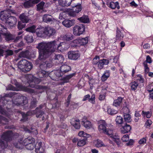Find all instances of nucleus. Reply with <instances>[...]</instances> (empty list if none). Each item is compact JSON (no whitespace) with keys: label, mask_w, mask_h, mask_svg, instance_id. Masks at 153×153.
<instances>
[{"label":"nucleus","mask_w":153,"mask_h":153,"mask_svg":"<svg viewBox=\"0 0 153 153\" xmlns=\"http://www.w3.org/2000/svg\"><path fill=\"white\" fill-rule=\"evenodd\" d=\"M39 59H44L49 57L51 54L57 51L63 52L69 48V44L65 42L59 43L57 40L48 42H42L38 44Z\"/></svg>","instance_id":"obj_1"},{"label":"nucleus","mask_w":153,"mask_h":153,"mask_svg":"<svg viewBox=\"0 0 153 153\" xmlns=\"http://www.w3.org/2000/svg\"><path fill=\"white\" fill-rule=\"evenodd\" d=\"M13 96V99L12 100L13 105H25L28 102L27 98L26 97L22 96L19 94H16L15 92L6 94L4 97L0 96V102H1L3 105H5L9 102L7 100V97L11 98Z\"/></svg>","instance_id":"obj_2"},{"label":"nucleus","mask_w":153,"mask_h":153,"mask_svg":"<svg viewBox=\"0 0 153 153\" xmlns=\"http://www.w3.org/2000/svg\"><path fill=\"white\" fill-rule=\"evenodd\" d=\"M11 83L14 84L16 88L14 87L12 85L10 84L7 87V90L18 91L19 90H22L29 93L32 94L35 93L34 90L30 88L24 86L17 82L16 79H12L11 81Z\"/></svg>","instance_id":"obj_3"},{"label":"nucleus","mask_w":153,"mask_h":153,"mask_svg":"<svg viewBox=\"0 0 153 153\" xmlns=\"http://www.w3.org/2000/svg\"><path fill=\"white\" fill-rule=\"evenodd\" d=\"M13 136V133L11 131H8L4 132L1 136L0 140V148L4 149L7 146V142L11 140Z\"/></svg>","instance_id":"obj_4"},{"label":"nucleus","mask_w":153,"mask_h":153,"mask_svg":"<svg viewBox=\"0 0 153 153\" xmlns=\"http://www.w3.org/2000/svg\"><path fill=\"white\" fill-rule=\"evenodd\" d=\"M19 113L22 116V118L21 120L24 122L27 120L28 119V116H29L36 114V117L38 118L41 117L42 115L44 114L43 112L39 110L38 108H36L34 110L30 111H28L26 114L21 111H19Z\"/></svg>","instance_id":"obj_5"},{"label":"nucleus","mask_w":153,"mask_h":153,"mask_svg":"<svg viewBox=\"0 0 153 153\" xmlns=\"http://www.w3.org/2000/svg\"><path fill=\"white\" fill-rule=\"evenodd\" d=\"M47 58L48 57L44 59H39V56L38 57V59L42 61L39 66L40 68L42 69V70L38 73V75L40 78H42L45 77L46 76V72L44 70L48 68H50L52 66L51 61L49 62L47 60L45 61Z\"/></svg>","instance_id":"obj_6"},{"label":"nucleus","mask_w":153,"mask_h":153,"mask_svg":"<svg viewBox=\"0 0 153 153\" xmlns=\"http://www.w3.org/2000/svg\"><path fill=\"white\" fill-rule=\"evenodd\" d=\"M27 82L29 84L30 87L35 88L37 89H41L42 87L40 85H38L41 82L40 80L34 77L32 75H29L27 76Z\"/></svg>","instance_id":"obj_7"},{"label":"nucleus","mask_w":153,"mask_h":153,"mask_svg":"<svg viewBox=\"0 0 153 153\" xmlns=\"http://www.w3.org/2000/svg\"><path fill=\"white\" fill-rule=\"evenodd\" d=\"M32 67V63L25 59L20 60L19 62L18 65V68L25 72L30 71Z\"/></svg>","instance_id":"obj_8"},{"label":"nucleus","mask_w":153,"mask_h":153,"mask_svg":"<svg viewBox=\"0 0 153 153\" xmlns=\"http://www.w3.org/2000/svg\"><path fill=\"white\" fill-rule=\"evenodd\" d=\"M0 31L1 33L4 36L6 41L13 40L15 38L14 36L11 34L9 32H7V28L0 24Z\"/></svg>","instance_id":"obj_9"},{"label":"nucleus","mask_w":153,"mask_h":153,"mask_svg":"<svg viewBox=\"0 0 153 153\" xmlns=\"http://www.w3.org/2000/svg\"><path fill=\"white\" fill-rule=\"evenodd\" d=\"M15 13L16 12L14 10L11 9H8L1 11L0 13V18L2 21L5 22L8 20V17L11 16L10 14L11 13L15 14Z\"/></svg>","instance_id":"obj_10"},{"label":"nucleus","mask_w":153,"mask_h":153,"mask_svg":"<svg viewBox=\"0 0 153 153\" xmlns=\"http://www.w3.org/2000/svg\"><path fill=\"white\" fill-rule=\"evenodd\" d=\"M85 29V26L83 25H76L73 28V33L76 36H80L84 32Z\"/></svg>","instance_id":"obj_11"},{"label":"nucleus","mask_w":153,"mask_h":153,"mask_svg":"<svg viewBox=\"0 0 153 153\" xmlns=\"http://www.w3.org/2000/svg\"><path fill=\"white\" fill-rule=\"evenodd\" d=\"M35 142V139L31 137H28L25 138L23 141V142H20L19 146L16 145V146L20 149H22L24 146H26L28 144H30Z\"/></svg>","instance_id":"obj_12"},{"label":"nucleus","mask_w":153,"mask_h":153,"mask_svg":"<svg viewBox=\"0 0 153 153\" xmlns=\"http://www.w3.org/2000/svg\"><path fill=\"white\" fill-rule=\"evenodd\" d=\"M17 21L16 18L13 16H10L8 17V20L6 21L5 23L7 25L11 27L15 25Z\"/></svg>","instance_id":"obj_13"},{"label":"nucleus","mask_w":153,"mask_h":153,"mask_svg":"<svg viewBox=\"0 0 153 153\" xmlns=\"http://www.w3.org/2000/svg\"><path fill=\"white\" fill-rule=\"evenodd\" d=\"M68 58L70 59L76 60L79 57L80 54L77 51H72L68 53Z\"/></svg>","instance_id":"obj_14"},{"label":"nucleus","mask_w":153,"mask_h":153,"mask_svg":"<svg viewBox=\"0 0 153 153\" xmlns=\"http://www.w3.org/2000/svg\"><path fill=\"white\" fill-rule=\"evenodd\" d=\"M98 130L100 132H103L105 131V130L107 128V124L105 121L103 120H101L98 122Z\"/></svg>","instance_id":"obj_15"},{"label":"nucleus","mask_w":153,"mask_h":153,"mask_svg":"<svg viewBox=\"0 0 153 153\" xmlns=\"http://www.w3.org/2000/svg\"><path fill=\"white\" fill-rule=\"evenodd\" d=\"M122 127L120 128V132L122 133L125 134L130 131L131 129L130 126L126 123L122 125Z\"/></svg>","instance_id":"obj_16"},{"label":"nucleus","mask_w":153,"mask_h":153,"mask_svg":"<svg viewBox=\"0 0 153 153\" xmlns=\"http://www.w3.org/2000/svg\"><path fill=\"white\" fill-rule=\"evenodd\" d=\"M41 0H29L25 2L23 5L25 8H29L39 2Z\"/></svg>","instance_id":"obj_17"},{"label":"nucleus","mask_w":153,"mask_h":153,"mask_svg":"<svg viewBox=\"0 0 153 153\" xmlns=\"http://www.w3.org/2000/svg\"><path fill=\"white\" fill-rule=\"evenodd\" d=\"M45 35L50 37L56 33L55 29L51 27H47L45 28Z\"/></svg>","instance_id":"obj_18"},{"label":"nucleus","mask_w":153,"mask_h":153,"mask_svg":"<svg viewBox=\"0 0 153 153\" xmlns=\"http://www.w3.org/2000/svg\"><path fill=\"white\" fill-rule=\"evenodd\" d=\"M75 23V20L74 19H65L62 22V24L65 27L69 28L74 25Z\"/></svg>","instance_id":"obj_19"},{"label":"nucleus","mask_w":153,"mask_h":153,"mask_svg":"<svg viewBox=\"0 0 153 153\" xmlns=\"http://www.w3.org/2000/svg\"><path fill=\"white\" fill-rule=\"evenodd\" d=\"M36 34L37 36L40 37L44 38L46 37L45 28L41 27L36 30Z\"/></svg>","instance_id":"obj_20"},{"label":"nucleus","mask_w":153,"mask_h":153,"mask_svg":"<svg viewBox=\"0 0 153 153\" xmlns=\"http://www.w3.org/2000/svg\"><path fill=\"white\" fill-rule=\"evenodd\" d=\"M62 37L63 40L69 41L74 39V36L71 33L68 32L63 35Z\"/></svg>","instance_id":"obj_21"},{"label":"nucleus","mask_w":153,"mask_h":153,"mask_svg":"<svg viewBox=\"0 0 153 153\" xmlns=\"http://www.w3.org/2000/svg\"><path fill=\"white\" fill-rule=\"evenodd\" d=\"M71 68L70 66L66 65H62L60 68V71L64 74L68 73L69 71H71Z\"/></svg>","instance_id":"obj_22"},{"label":"nucleus","mask_w":153,"mask_h":153,"mask_svg":"<svg viewBox=\"0 0 153 153\" xmlns=\"http://www.w3.org/2000/svg\"><path fill=\"white\" fill-rule=\"evenodd\" d=\"M79 122V120L74 118L71 121V123L76 129H79L80 127Z\"/></svg>","instance_id":"obj_23"},{"label":"nucleus","mask_w":153,"mask_h":153,"mask_svg":"<svg viewBox=\"0 0 153 153\" xmlns=\"http://www.w3.org/2000/svg\"><path fill=\"white\" fill-rule=\"evenodd\" d=\"M42 142H39L36 144V152L37 153H44L45 149L42 146Z\"/></svg>","instance_id":"obj_24"},{"label":"nucleus","mask_w":153,"mask_h":153,"mask_svg":"<svg viewBox=\"0 0 153 153\" xmlns=\"http://www.w3.org/2000/svg\"><path fill=\"white\" fill-rule=\"evenodd\" d=\"M82 123L83 126L87 129H90L92 127L91 122L90 121L87 120L85 118L82 119Z\"/></svg>","instance_id":"obj_25"},{"label":"nucleus","mask_w":153,"mask_h":153,"mask_svg":"<svg viewBox=\"0 0 153 153\" xmlns=\"http://www.w3.org/2000/svg\"><path fill=\"white\" fill-rule=\"evenodd\" d=\"M42 19L43 21L48 23L53 21L54 19L51 15L45 14L44 15Z\"/></svg>","instance_id":"obj_26"},{"label":"nucleus","mask_w":153,"mask_h":153,"mask_svg":"<svg viewBox=\"0 0 153 153\" xmlns=\"http://www.w3.org/2000/svg\"><path fill=\"white\" fill-rule=\"evenodd\" d=\"M19 18L23 23H27L30 20L28 16L26 15L25 13H22L19 16Z\"/></svg>","instance_id":"obj_27"},{"label":"nucleus","mask_w":153,"mask_h":153,"mask_svg":"<svg viewBox=\"0 0 153 153\" xmlns=\"http://www.w3.org/2000/svg\"><path fill=\"white\" fill-rule=\"evenodd\" d=\"M19 57L20 58L24 57L29 59L30 58V52L28 51H22L19 54Z\"/></svg>","instance_id":"obj_28"},{"label":"nucleus","mask_w":153,"mask_h":153,"mask_svg":"<svg viewBox=\"0 0 153 153\" xmlns=\"http://www.w3.org/2000/svg\"><path fill=\"white\" fill-rule=\"evenodd\" d=\"M123 100V98L122 97H118L117 99L114 100L113 103V105L116 107L120 106Z\"/></svg>","instance_id":"obj_29"},{"label":"nucleus","mask_w":153,"mask_h":153,"mask_svg":"<svg viewBox=\"0 0 153 153\" xmlns=\"http://www.w3.org/2000/svg\"><path fill=\"white\" fill-rule=\"evenodd\" d=\"M64 60L63 56L61 54L56 55L55 56L54 60L57 63H61L63 62Z\"/></svg>","instance_id":"obj_30"},{"label":"nucleus","mask_w":153,"mask_h":153,"mask_svg":"<svg viewBox=\"0 0 153 153\" xmlns=\"http://www.w3.org/2000/svg\"><path fill=\"white\" fill-rule=\"evenodd\" d=\"M112 138L113 140L116 142L118 145H120V141L119 137L116 134H113L110 136Z\"/></svg>","instance_id":"obj_31"},{"label":"nucleus","mask_w":153,"mask_h":153,"mask_svg":"<svg viewBox=\"0 0 153 153\" xmlns=\"http://www.w3.org/2000/svg\"><path fill=\"white\" fill-rule=\"evenodd\" d=\"M76 75L75 73H73L67 75L63 79V81L65 83L69 82V79Z\"/></svg>","instance_id":"obj_32"},{"label":"nucleus","mask_w":153,"mask_h":153,"mask_svg":"<svg viewBox=\"0 0 153 153\" xmlns=\"http://www.w3.org/2000/svg\"><path fill=\"white\" fill-rule=\"evenodd\" d=\"M78 19L81 22L84 23H87L89 22L88 16L86 15H84L81 17L78 18Z\"/></svg>","instance_id":"obj_33"},{"label":"nucleus","mask_w":153,"mask_h":153,"mask_svg":"<svg viewBox=\"0 0 153 153\" xmlns=\"http://www.w3.org/2000/svg\"><path fill=\"white\" fill-rule=\"evenodd\" d=\"M94 144L96 147H100L102 146H105L104 144L100 140L97 139L94 142Z\"/></svg>","instance_id":"obj_34"},{"label":"nucleus","mask_w":153,"mask_h":153,"mask_svg":"<svg viewBox=\"0 0 153 153\" xmlns=\"http://www.w3.org/2000/svg\"><path fill=\"white\" fill-rule=\"evenodd\" d=\"M79 39L73 40L71 43V46L73 47H79L80 46Z\"/></svg>","instance_id":"obj_35"},{"label":"nucleus","mask_w":153,"mask_h":153,"mask_svg":"<svg viewBox=\"0 0 153 153\" xmlns=\"http://www.w3.org/2000/svg\"><path fill=\"white\" fill-rule=\"evenodd\" d=\"M110 72L109 71H106L101 77V80L105 81L109 76Z\"/></svg>","instance_id":"obj_36"},{"label":"nucleus","mask_w":153,"mask_h":153,"mask_svg":"<svg viewBox=\"0 0 153 153\" xmlns=\"http://www.w3.org/2000/svg\"><path fill=\"white\" fill-rule=\"evenodd\" d=\"M109 7L112 9H114L117 8L118 9H119L120 6L119 3L117 2H111L109 4Z\"/></svg>","instance_id":"obj_37"},{"label":"nucleus","mask_w":153,"mask_h":153,"mask_svg":"<svg viewBox=\"0 0 153 153\" xmlns=\"http://www.w3.org/2000/svg\"><path fill=\"white\" fill-rule=\"evenodd\" d=\"M116 36V39L118 40L121 39L124 37L123 34L121 33L120 30L118 29V28L117 30V34Z\"/></svg>","instance_id":"obj_38"},{"label":"nucleus","mask_w":153,"mask_h":153,"mask_svg":"<svg viewBox=\"0 0 153 153\" xmlns=\"http://www.w3.org/2000/svg\"><path fill=\"white\" fill-rule=\"evenodd\" d=\"M130 85L131 90L134 91L137 88L138 86V83L136 81H134L131 82Z\"/></svg>","instance_id":"obj_39"},{"label":"nucleus","mask_w":153,"mask_h":153,"mask_svg":"<svg viewBox=\"0 0 153 153\" xmlns=\"http://www.w3.org/2000/svg\"><path fill=\"white\" fill-rule=\"evenodd\" d=\"M36 145L35 142L31 143L30 144H28L25 146V148L28 150H32L35 147L36 148Z\"/></svg>","instance_id":"obj_40"},{"label":"nucleus","mask_w":153,"mask_h":153,"mask_svg":"<svg viewBox=\"0 0 153 153\" xmlns=\"http://www.w3.org/2000/svg\"><path fill=\"white\" fill-rule=\"evenodd\" d=\"M37 101L36 99L33 97V99L30 102V107L31 108H33L36 106Z\"/></svg>","instance_id":"obj_41"},{"label":"nucleus","mask_w":153,"mask_h":153,"mask_svg":"<svg viewBox=\"0 0 153 153\" xmlns=\"http://www.w3.org/2000/svg\"><path fill=\"white\" fill-rule=\"evenodd\" d=\"M124 118L125 121L129 122L131 121V116L128 114L125 113L124 112Z\"/></svg>","instance_id":"obj_42"},{"label":"nucleus","mask_w":153,"mask_h":153,"mask_svg":"<svg viewBox=\"0 0 153 153\" xmlns=\"http://www.w3.org/2000/svg\"><path fill=\"white\" fill-rule=\"evenodd\" d=\"M107 113L111 115H114L117 114L118 111L114 109L110 108H108L107 110Z\"/></svg>","instance_id":"obj_43"},{"label":"nucleus","mask_w":153,"mask_h":153,"mask_svg":"<svg viewBox=\"0 0 153 153\" xmlns=\"http://www.w3.org/2000/svg\"><path fill=\"white\" fill-rule=\"evenodd\" d=\"M36 27L35 25H33L26 28V30L30 32L34 33L36 31Z\"/></svg>","instance_id":"obj_44"},{"label":"nucleus","mask_w":153,"mask_h":153,"mask_svg":"<svg viewBox=\"0 0 153 153\" xmlns=\"http://www.w3.org/2000/svg\"><path fill=\"white\" fill-rule=\"evenodd\" d=\"M79 40L80 45H84L87 43L88 42V38L87 37L80 39Z\"/></svg>","instance_id":"obj_45"},{"label":"nucleus","mask_w":153,"mask_h":153,"mask_svg":"<svg viewBox=\"0 0 153 153\" xmlns=\"http://www.w3.org/2000/svg\"><path fill=\"white\" fill-rule=\"evenodd\" d=\"M79 136L81 137H90V135L83 131H80L78 134Z\"/></svg>","instance_id":"obj_46"},{"label":"nucleus","mask_w":153,"mask_h":153,"mask_svg":"<svg viewBox=\"0 0 153 153\" xmlns=\"http://www.w3.org/2000/svg\"><path fill=\"white\" fill-rule=\"evenodd\" d=\"M73 7V10L77 13L81 11L82 10V7L80 4L79 5H76L75 6Z\"/></svg>","instance_id":"obj_47"},{"label":"nucleus","mask_w":153,"mask_h":153,"mask_svg":"<svg viewBox=\"0 0 153 153\" xmlns=\"http://www.w3.org/2000/svg\"><path fill=\"white\" fill-rule=\"evenodd\" d=\"M152 115V112L151 111H143L142 112V115L144 117L146 116L147 118H150Z\"/></svg>","instance_id":"obj_48"},{"label":"nucleus","mask_w":153,"mask_h":153,"mask_svg":"<svg viewBox=\"0 0 153 153\" xmlns=\"http://www.w3.org/2000/svg\"><path fill=\"white\" fill-rule=\"evenodd\" d=\"M103 133L110 137L113 134V130L107 128Z\"/></svg>","instance_id":"obj_49"},{"label":"nucleus","mask_w":153,"mask_h":153,"mask_svg":"<svg viewBox=\"0 0 153 153\" xmlns=\"http://www.w3.org/2000/svg\"><path fill=\"white\" fill-rule=\"evenodd\" d=\"M86 143V140L85 139H80L78 140L77 144L79 146H82L85 144Z\"/></svg>","instance_id":"obj_50"},{"label":"nucleus","mask_w":153,"mask_h":153,"mask_svg":"<svg viewBox=\"0 0 153 153\" xmlns=\"http://www.w3.org/2000/svg\"><path fill=\"white\" fill-rule=\"evenodd\" d=\"M4 55L6 57L12 55L13 54V51L11 50L7 49L5 51Z\"/></svg>","instance_id":"obj_51"},{"label":"nucleus","mask_w":153,"mask_h":153,"mask_svg":"<svg viewBox=\"0 0 153 153\" xmlns=\"http://www.w3.org/2000/svg\"><path fill=\"white\" fill-rule=\"evenodd\" d=\"M25 39L28 43L32 42L33 41V37L32 36L28 35L25 37Z\"/></svg>","instance_id":"obj_52"},{"label":"nucleus","mask_w":153,"mask_h":153,"mask_svg":"<svg viewBox=\"0 0 153 153\" xmlns=\"http://www.w3.org/2000/svg\"><path fill=\"white\" fill-rule=\"evenodd\" d=\"M123 118L120 116H117L116 119V123L119 124H123Z\"/></svg>","instance_id":"obj_53"},{"label":"nucleus","mask_w":153,"mask_h":153,"mask_svg":"<svg viewBox=\"0 0 153 153\" xmlns=\"http://www.w3.org/2000/svg\"><path fill=\"white\" fill-rule=\"evenodd\" d=\"M8 121V120L7 119L2 116H0V123L5 124L6 123L5 122Z\"/></svg>","instance_id":"obj_54"},{"label":"nucleus","mask_w":153,"mask_h":153,"mask_svg":"<svg viewBox=\"0 0 153 153\" xmlns=\"http://www.w3.org/2000/svg\"><path fill=\"white\" fill-rule=\"evenodd\" d=\"M136 79L137 80L139 81L141 83H143L144 82V78L140 74L137 75L136 77Z\"/></svg>","instance_id":"obj_55"},{"label":"nucleus","mask_w":153,"mask_h":153,"mask_svg":"<svg viewBox=\"0 0 153 153\" xmlns=\"http://www.w3.org/2000/svg\"><path fill=\"white\" fill-rule=\"evenodd\" d=\"M100 61V57L98 56H96L93 59L92 61V63L94 65L97 64Z\"/></svg>","instance_id":"obj_56"},{"label":"nucleus","mask_w":153,"mask_h":153,"mask_svg":"<svg viewBox=\"0 0 153 153\" xmlns=\"http://www.w3.org/2000/svg\"><path fill=\"white\" fill-rule=\"evenodd\" d=\"M23 22H19L18 25V28L19 30H22L25 27V24Z\"/></svg>","instance_id":"obj_57"},{"label":"nucleus","mask_w":153,"mask_h":153,"mask_svg":"<svg viewBox=\"0 0 153 153\" xmlns=\"http://www.w3.org/2000/svg\"><path fill=\"white\" fill-rule=\"evenodd\" d=\"M143 64L144 67L145 71L146 74L148 73L149 71V68L148 67L147 64L146 63V62H143Z\"/></svg>","instance_id":"obj_58"},{"label":"nucleus","mask_w":153,"mask_h":153,"mask_svg":"<svg viewBox=\"0 0 153 153\" xmlns=\"http://www.w3.org/2000/svg\"><path fill=\"white\" fill-rule=\"evenodd\" d=\"M45 3L44 2H41L37 5V9L38 10H40L43 9Z\"/></svg>","instance_id":"obj_59"},{"label":"nucleus","mask_w":153,"mask_h":153,"mask_svg":"<svg viewBox=\"0 0 153 153\" xmlns=\"http://www.w3.org/2000/svg\"><path fill=\"white\" fill-rule=\"evenodd\" d=\"M54 74L57 77H60L62 76L64 74H62L60 70H57L54 71Z\"/></svg>","instance_id":"obj_60"},{"label":"nucleus","mask_w":153,"mask_h":153,"mask_svg":"<svg viewBox=\"0 0 153 153\" xmlns=\"http://www.w3.org/2000/svg\"><path fill=\"white\" fill-rule=\"evenodd\" d=\"M122 140L124 142H127L129 140V136L128 134L124 135L122 138Z\"/></svg>","instance_id":"obj_61"},{"label":"nucleus","mask_w":153,"mask_h":153,"mask_svg":"<svg viewBox=\"0 0 153 153\" xmlns=\"http://www.w3.org/2000/svg\"><path fill=\"white\" fill-rule=\"evenodd\" d=\"M77 13H76V11H74L73 9L72 11L69 12L68 14L70 16L74 17L76 16Z\"/></svg>","instance_id":"obj_62"},{"label":"nucleus","mask_w":153,"mask_h":153,"mask_svg":"<svg viewBox=\"0 0 153 153\" xmlns=\"http://www.w3.org/2000/svg\"><path fill=\"white\" fill-rule=\"evenodd\" d=\"M71 98V94H70L68 95V96L67 98V101L65 103V106L66 107L68 106L70 104V100Z\"/></svg>","instance_id":"obj_63"},{"label":"nucleus","mask_w":153,"mask_h":153,"mask_svg":"<svg viewBox=\"0 0 153 153\" xmlns=\"http://www.w3.org/2000/svg\"><path fill=\"white\" fill-rule=\"evenodd\" d=\"M66 2L64 4H61V5L63 6H69L71 4V0H66Z\"/></svg>","instance_id":"obj_64"}]
</instances>
